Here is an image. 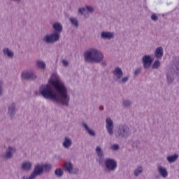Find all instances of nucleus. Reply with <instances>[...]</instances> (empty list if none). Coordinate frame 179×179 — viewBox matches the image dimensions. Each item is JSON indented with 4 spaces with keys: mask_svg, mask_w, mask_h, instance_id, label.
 <instances>
[{
    "mask_svg": "<svg viewBox=\"0 0 179 179\" xmlns=\"http://www.w3.org/2000/svg\"><path fill=\"white\" fill-rule=\"evenodd\" d=\"M49 84L41 85L39 93L46 100H52L57 104L69 107L71 96L68 87L57 73H53L48 80Z\"/></svg>",
    "mask_w": 179,
    "mask_h": 179,
    "instance_id": "1",
    "label": "nucleus"
},
{
    "mask_svg": "<svg viewBox=\"0 0 179 179\" xmlns=\"http://www.w3.org/2000/svg\"><path fill=\"white\" fill-rule=\"evenodd\" d=\"M104 59V55L96 48L88 49L84 52V61L88 64H100L102 66H107V61Z\"/></svg>",
    "mask_w": 179,
    "mask_h": 179,
    "instance_id": "2",
    "label": "nucleus"
},
{
    "mask_svg": "<svg viewBox=\"0 0 179 179\" xmlns=\"http://www.w3.org/2000/svg\"><path fill=\"white\" fill-rule=\"evenodd\" d=\"M53 31L50 34H47L42 38L43 43L45 44H55L59 41L61 38V33H62L63 27L61 22H55L52 24Z\"/></svg>",
    "mask_w": 179,
    "mask_h": 179,
    "instance_id": "3",
    "label": "nucleus"
},
{
    "mask_svg": "<svg viewBox=\"0 0 179 179\" xmlns=\"http://www.w3.org/2000/svg\"><path fill=\"white\" fill-rule=\"evenodd\" d=\"M52 166L49 164H38L35 165L34 171L29 176H24L22 179H36L38 176H42L44 173H49Z\"/></svg>",
    "mask_w": 179,
    "mask_h": 179,
    "instance_id": "4",
    "label": "nucleus"
},
{
    "mask_svg": "<svg viewBox=\"0 0 179 179\" xmlns=\"http://www.w3.org/2000/svg\"><path fill=\"white\" fill-rule=\"evenodd\" d=\"M131 136V130L127 124H120L117 125L115 131V136L117 139H127Z\"/></svg>",
    "mask_w": 179,
    "mask_h": 179,
    "instance_id": "5",
    "label": "nucleus"
},
{
    "mask_svg": "<svg viewBox=\"0 0 179 179\" xmlns=\"http://www.w3.org/2000/svg\"><path fill=\"white\" fill-rule=\"evenodd\" d=\"M112 73L113 75L114 80H115V82H118V83L124 85V83H127V82L129 80V76L122 78V76H124V72L120 67L115 68V69L112 71Z\"/></svg>",
    "mask_w": 179,
    "mask_h": 179,
    "instance_id": "6",
    "label": "nucleus"
},
{
    "mask_svg": "<svg viewBox=\"0 0 179 179\" xmlns=\"http://www.w3.org/2000/svg\"><path fill=\"white\" fill-rule=\"evenodd\" d=\"M105 171L108 173L115 171L118 166L117 161L113 158H106L104 161Z\"/></svg>",
    "mask_w": 179,
    "mask_h": 179,
    "instance_id": "7",
    "label": "nucleus"
},
{
    "mask_svg": "<svg viewBox=\"0 0 179 179\" xmlns=\"http://www.w3.org/2000/svg\"><path fill=\"white\" fill-rule=\"evenodd\" d=\"M106 129L110 136L114 135V121L110 117L106 118Z\"/></svg>",
    "mask_w": 179,
    "mask_h": 179,
    "instance_id": "8",
    "label": "nucleus"
},
{
    "mask_svg": "<svg viewBox=\"0 0 179 179\" xmlns=\"http://www.w3.org/2000/svg\"><path fill=\"white\" fill-rule=\"evenodd\" d=\"M63 169L65 171H68L69 174H79V169L73 168V164L71 162H65Z\"/></svg>",
    "mask_w": 179,
    "mask_h": 179,
    "instance_id": "9",
    "label": "nucleus"
},
{
    "mask_svg": "<svg viewBox=\"0 0 179 179\" xmlns=\"http://www.w3.org/2000/svg\"><path fill=\"white\" fill-rule=\"evenodd\" d=\"M157 171L159 175L155 176V178H159V177H162L163 178H167L169 177V171L167 168L159 165L157 166Z\"/></svg>",
    "mask_w": 179,
    "mask_h": 179,
    "instance_id": "10",
    "label": "nucleus"
},
{
    "mask_svg": "<svg viewBox=\"0 0 179 179\" xmlns=\"http://www.w3.org/2000/svg\"><path fill=\"white\" fill-rule=\"evenodd\" d=\"M166 82L168 85H171L174 82V75H176V70L173 67H169L166 70Z\"/></svg>",
    "mask_w": 179,
    "mask_h": 179,
    "instance_id": "11",
    "label": "nucleus"
},
{
    "mask_svg": "<svg viewBox=\"0 0 179 179\" xmlns=\"http://www.w3.org/2000/svg\"><path fill=\"white\" fill-rule=\"evenodd\" d=\"M141 62L143 64L144 69H149L152 66V63L153 62V59L150 55H144L142 57Z\"/></svg>",
    "mask_w": 179,
    "mask_h": 179,
    "instance_id": "12",
    "label": "nucleus"
},
{
    "mask_svg": "<svg viewBox=\"0 0 179 179\" xmlns=\"http://www.w3.org/2000/svg\"><path fill=\"white\" fill-rule=\"evenodd\" d=\"M95 151L97 155L96 161L97 163H99V164H102V163L104 162V151H103L101 147L100 146H96Z\"/></svg>",
    "mask_w": 179,
    "mask_h": 179,
    "instance_id": "13",
    "label": "nucleus"
},
{
    "mask_svg": "<svg viewBox=\"0 0 179 179\" xmlns=\"http://www.w3.org/2000/svg\"><path fill=\"white\" fill-rule=\"evenodd\" d=\"M15 153H16V148L9 146L6 149L5 154L3 155V159H12V157H13V155H15Z\"/></svg>",
    "mask_w": 179,
    "mask_h": 179,
    "instance_id": "14",
    "label": "nucleus"
},
{
    "mask_svg": "<svg viewBox=\"0 0 179 179\" xmlns=\"http://www.w3.org/2000/svg\"><path fill=\"white\" fill-rule=\"evenodd\" d=\"M17 111V108H16L15 103H12L10 105H8V114L11 119L13 118V117H15V115L16 114Z\"/></svg>",
    "mask_w": 179,
    "mask_h": 179,
    "instance_id": "15",
    "label": "nucleus"
},
{
    "mask_svg": "<svg viewBox=\"0 0 179 179\" xmlns=\"http://www.w3.org/2000/svg\"><path fill=\"white\" fill-rule=\"evenodd\" d=\"M114 37V32L103 31L101 33V38L103 40H113Z\"/></svg>",
    "mask_w": 179,
    "mask_h": 179,
    "instance_id": "16",
    "label": "nucleus"
},
{
    "mask_svg": "<svg viewBox=\"0 0 179 179\" xmlns=\"http://www.w3.org/2000/svg\"><path fill=\"white\" fill-rule=\"evenodd\" d=\"M33 169V163L30 161L23 162L21 164V170L23 171H30Z\"/></svg>",
    "mask_w": 179,
    "mask_h": 179,
    "instance_id": "17",
    "label": "nucleus"
},
{
    "mask_svg": "<svg viewBox=\"0 0 179 179\" xmlns=\"http://www.w3.org/2000/svg\"><path fill=\"white\" fill-rule=\"evenodd\" d=\"M164 55V50L163 49V47L162 46L157 47L155 51V58H157V59H162Z\"/></svg>",
    "mask_w": 179,
    "mask_h": 179,
    "instance_id": "18",
    "label": "nucleus"
},
{
    "mask_svg": "<svg viewBox=\"0 0 179 179\" xmlns=\"http://www.w3.org/2000/svg\"><path fill=\"white\" fill-rule=\"evenodd\" d=\"M82 126L85 129L86 132L90 135V136H96V131L90 128H89V125L86 123V122H82Z\"/></svg>",
    "mask_w": 179,
    "mask_h": 179,
    "instance_id": "19",
    "label": "nucleus"
},
{
    "mask_svg": "<svg viewBox=\"0 0 179 179\" xmlns=\"http://www.w3.org/2000/svg\"><path fill=\"white\" fill-rule=\"evenodd\" d=\"M3 54L10 59H13V57H15V53L13 51H12V50L9 49L8 48H5L3 49Z\"/></svg>",
    "mask_w": 179,
    "mask_h": 179,
    "instance_id": "20",
    "label": "nucleus"
},
{
    "mask_svg": "<svg viewBox=\"0 0 179 179\" xmlns=\"http://www.w3.org/2000/svg\"><path fill=\"white\" fill-rule=\"evenodd\" d=\"M179 155L177 153H175L172 155H169L166 157V161L169 164H173V163H176L177 160H178Z\"/></svg>",
    "mask_w": 179,
    "mask_h": 179,
    "instance_id": "21",
    "label": "nucleus"
},
{
    "mask_svg": "<svg viewBox=\"0 0 179 179\" xmlns=\"http://www.w3.org/2000/svg\"><path fill=\"white\" fill-rule=\"evenodd\" d=\"M62 146L64 149H69L72 146V139L69 137H65L62 143Z\"/></svg>",
    "mask_w": 179,
    "mask_h": 179,
    "instance_id": "22",
    "label": "nucleus"
},
{
    "mask_svg": "<svg viewBox=\"0 0 179 179\" xmlns=\"http://www.w3.org/2000/svg\"><path fill=\"white\" fill-rule=\"evenodd\" d=\"M36 66L42 71H45V68H47V64H45V62L43 60H37L36 62Z\"/></svg>",
    "mask_w": 179,
    "mask_h": 179,
    "instance_id": "23",
    "label": "nucleus"
},
{
    "mask_svg": "<svg viewBox=\"0 0 179 179\" xmlns=\"http://www.w3.org/2000/svg\"><path fill=\"white\" fill-rule=\"evenodd\" d=\"M69 22L74 27H79V20L76 17H71Z\"/></svg>",
    "mask_w": 179,
    "mask_h": 179,
    "instance_id": "24",
    "label": "nucleus"
},
{
    "mask_svg": "<svg viewBox=\"0 0 179 179\" xmlns=\"http://www.w3.org/2000/svg\"><path fill=\"white\" fill-rule=\"evenodd\" d=\"M142 173H143V168H142V166H138L137 169L134 170V176H135V177H138Z\"/></svg>",
    "mask_w": 179,
    "mask_h": 179,
    "instance_id": "25",
    "label": "nucleus"
},
{
    "mask_svg": "<svg viewBox=\"0 0 179 179\" xmlns=\"http://www.w3.org/2000/svg\"><path fill=\"white\" fill-rule=\"evenodd\" d=\"M55 174L56 176V177H57L58 178H61V177H62V176H64V171H62V169H57L55 171Z\"/></svg>",
    "mask_w": 179,
    "mask_h": 179,
    "instance_id": "26",
    "label": "nucleus"
},
{
    "mask_svg": "<svg viewBox=\"0 0 179 179\" xmlns=\"http://www.w3.org/2000/svg\"><path fill=\"white\" fill-rule=\"evenodd\" d=\"M36 79H37V75L36 74V73H34V71H29V80H36Z\"/></svg>",
    "mask_w": 179,
    "mask_h": 179,
    "instance_id": "27",
    "label": "nucleus"
},
{
    "mask_svg": "<svg viewBox=\"0 0 179 179\" xmlns=\"http://www.w3.org/2000/svg\"><path fill=\"white\" fill-rule=\"evenodd\" d=\"M131 104H132V101H131L128 99H124L122 101V105L126 108H129V107H131Z\"/></svg>",
    "mask_w": 179,
    "mask_h": 179,
    "instance_id": "28",
    "label": "nucleus"
},
{
    "mask_svg": "<svg viewBox=\"0 0 179 179\" xmlns=\"http://www.w3.org/2000/svg\"><path fill=\"white\" fill-rule=\"evenodd\" d=\"M29 71H24L21 73V78L22 79H28L29 80Z\"/></svg>",
    "mask_w": 179,
    "mask_h": 179,
    "instance_id": "29",
    "label": "nucleus"
},
{
    "mask_svg": "<svg viewBox=\"0 0 179 179\" xmlns=\"http://www.w3.org/2000/svg\"><path fill=\"white\" fill-rule=\"evenodd\" d=\"M173 64L178 71H179V57H174Z\"/></svg>",
    "mask_w": 179,
    "mask_h": 179,
    "instance_id": "30",
    "label": "nucleus"
},
{
    "mask_svg": "<svg viewBox=\"0 0 179 179\" xmlns=\"http://www.w3.org/2000/svg\"><path fill=\"white\" fill-rule=\"evenodd\" d=\"M152 69H157L160 66V61L155 60L152 64Z\"/></svg>",
    "mask_w": 179,
    "mask_h": 179,
    "instance_id": "31",
    "label": "nucleus"
},
{
    "mask_svg": "<svg viewBox=\"0 0 179 179\" xmlns=\"http://www.w3.org/2000/svg\"><path fill=\"white\" fill-rule=\"evenodd\" d=\"M85 9L89 12V13H93V12H94V8L91 6H85Z\"/></svg>",
    "mask_w": 179,
    "mask_h": 179,
    "instance_id": "32",
    "label": "nucleus"
},
{
    "mask_svg": "<svg viewBox=\"0 0 179 179\" xmlns=\"http://www.w3.org/2000/svg\"><path fill=\"white\" fill-rule=\"evenodd\" d=\"M140 145H141V141H139V140H136L132 143L131 146L132 148H139Z\"/></svg>",
    "mask_w": 179,
    "mask_h": 179,
    "instance_id": "33",
    "label": "nucleus"
},
{
    "mask_svg": "<svg viewBox=\"0 0 179 179\" xmlns=\"http://www.w3.org/2000/svg\"><path fill=\"white\" fill-rule=\"evenodd\" d=\"M85 12H86V8H78V13L80 15H84L85 17H88V16H86V14H85Z\"/></svg>",
    "mask_w": 179,
    "mask_h": 179,
    "instance_id": "34",
    "label": "nucleus"
},
{
    "mask_svg": "<svg viewBox=\"0 0 179 179\" xmlns=\"http://www.w3.org/2000/svg\"><path fill=\"white\" fill-rule=\"evenodd\" d=\"M111 150H118L120 149V145L118 144H113L110 146Z\"/></svg>",
    "mask_w": 179,
    "mask_h": 179,
    "instance_id": "35",
    "label": "nucleus"
},
{
    "mask_svg": "<svg viewBox=\"0 0 179 179\" xmlns=\"http://www.w3.org/2000/svg\"><path fill=\"white\" fill-rule=\"evenodd\" d=\"M3 82H2L1 80H0V96H2V94L3 93Z\"/></svg>",
    "mask_w": 179,
    "mask_h": 179,
    "instance_id": "36",
    "label": "nucleus"
},
{
    "mask_svg": "<svg viewBox=\"0 0 179 179\" xmlns=\"http://www.w3.org/2000/svg\"><path fill=\"white\" fill-rule=\"evenodd\" d=\"M151 20H153V22H157L159 20V17L156 14H152L151 15Z\"/></svg>",
    "mask_w": 179,
    "mask_h": 179,
    "instance_id": "37",
    "label": "nucleus"
},
{
    "mask_svg": "<svg viewBox=\"0 0 179 179\" xmlns=\"http://www.w3.org/2000/svg\"><path fill=\"white\" fill-rule=\"evenodd\" d=\"M141 72H142V69L141 68L136 69V70L134 71V76H138V75H139Z\"/></svg>",
    "mask_w": 179,
    "mask_h": 179,
    "instance_id": "38",
    "label": "nucleus"
},
{
    "mask_svg": "<svg viewBox=\"0 0 179 179\" xmlns=\"http://www.w3.org/2000/svg\"><path fill=\"white\" fill-rule=\"evenodd\" d=\"M62 65H64L65 67H66V66H68L69 65V62L67 60H66V59H63V60L62 61Z\"/></svg>",
    "mask_w": 179,
    "mask_h": 179,
    "instance_id": "39",
    "label": "nucleus"
},
{
    "mask_svg": "<svg viewBox=\"0 0 179 179\" xmlns=\"http://www.w3.org/2000/svg\"><path fill=\"white\" fill-rule=\"evenodd\" d=\"M13 2H20L22 0H10Z\"/></svg>",
    "mask_w": 179,
    "mask_h": 179,
    "instance_id": "40",
    "label": "nucleus"
},
{
    "mask_svg": "<svg viewBox=\"0 0 179 179\" xmlns=\"http://www.w3.org/2000/svg\"><path fill=\"white\" fill-rule=\"evenodd\" d=\"M100 110H103V108H100Z\"/></svg>",
    "mask_w": 179,
    "mask_h": 179,
    "instance_id": "41",
    "label": "nucleus"
}]
</instances>
